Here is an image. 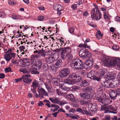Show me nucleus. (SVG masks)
<instances>
[{"label": "nucleus", "instance_id": "nucleus-16", "mask_svg": "<svg viewBox=\"0 0 120 120\" xmlns=\"http://www.w3.org/2000/svg\"><path fill=\"white\" fill-rule=\"evenodd\" d=\"M22 65L23 67L25 68H27L29 67L30 66V63L29 60L24 59L23 60Z\"/></svg>", "mask_w": 120, "mask_h": 120}, {"label": "nucleus", "instance_id": "nucleus-20", "mask_svg": "<svg viewBox=\"0 0 120 120\" xmlns=\"http://www.w3.org/2000/svg\"><path fill=\"white\" fill-rule=\"evenodd\" d=\"M39 82L38 81L35 80H34L32 82L31 86L33 87L34 90H35L39 85Z\"/></svg>", "mask_w": 120, "mask_h": 120}, {"label": "nucleus", "instance_id": "nucleus-32", "mask_svg": "<svg viewBox=\"0 0 120 120\" xmlns=\"http://www.w3.org/2000/svg\"><path fill=\"white\" fill-rule=\"evenodd\" d=\"M96 105L94 104L92 105L90 108L92 112H96L97 110Z\"/></svg>", "mask_w": 120, "mask_h": 120}, {"label": "nucleus", "instance_id": "nucleus-54", "mask_svg": "<svg viewBox=\"0 0 120 120\" xmlns=\"http://www.w3.org/2000/svg\"><path fill=\"white\" fill-rule=\"evenodd\" d=\"M75 3H76L75 4H76V5H80L81 4H82V1L81 0H78L77 1H76L75 2Z\"/></svg>", "mask_w": 120, "mask_h": 120}, {"label": "nucleus", "instance_id": "nucleus-17", "mask_svg": "<svg viewBox=\"0 0 120 120\" xmlns=\"http://www.w3.org/2000/svg\"><path fill=\"white\" fill-rule=\"evenodd\" d=\"M49 99L52 103L58 104L60 103V101L59 98L53 97L49 98Z\"/></svg>", "mask_w": 120, "mask_h": 120}, {"label": "nucleus", "instance_id": "nucleus-44", "mask_svg": "<svg viewBox=\"0 0 120 120\" xmlns=\"http://www.w3.org/2000/svg\"><path fill=\"white\" fill-rule=\"evenodd\" d=\"M78 88V86H73L70 87V89L72 91H75Z\"/></svg>", "mask_w": 120, "mask_h": 120}, {"label": "nucleus", "instance_id": "nucleus-58", "mask_svg": "<svg viewBox=\"0 0 120 120\" xmlns=\"http://www.w3.org/2000/svg\"><path fill=\"white\" fill-rule=\"evenodd\" d=\"M5 15L4 12L3 11H1L0 13V17L2 18L4 17Z\"/></svg>", "mask_w": 120, "mask_h": 120}, {"label": "nucleus", "instance_id": "nucleus-46", "mask_svg": "<svg viewBox=\"0 0 120 120\" xmlns=\"http://www.w3.org/2000/svg\"><path fill=\"white\" fill-rule=\"evenodd\" d=\"M61 58L62 60H65L66 58V55L65 56V54L63 52L61 53Z\"/></svg>", "mask_w": 120, "mask_h": 120}, {"label": "nucleus", "instance_id": "nucleus-5", "mask_svg": "<svg viewBox=\"0 0 120 120\" xmlns=\"http://www.w3.org/2000/svg\"><path fill=\"white\" fill-rule=\"evenodd\" d=\"M37 91L39 93L38 96L40 97L41 98H44V95L46 96H48V93L43 88L38 87Z\"/></svg>", "mask_w": 120, "mask_h": 120}, {"label": "nucleus", "instance_id": "nucleus-62", "mask_svg": "<svg viewBox=\"0 0 120 120\" xmlns=\"http://www.w3.org/2000/svg\"><path fill=\"white\" fill-rule=\"evenodd\" d=\"M55 107V108L53 109H53H51V110L53 111V112H55V111L57 110L60 108V107L58 105H57Z\"/></svg>", "mask_w": 120, "mask_h": 120}, {"label": "nucleus", "instance_id": "nucleus-11", "mask_svg": "<svg viewBox=\"0 0 120 120\" xmlns=\"http://www.w3.org/2000/svg\"><path fill=\"white\" fill-rule=\"evenodd\" d=\"M106 94H96L95 98L96 100L98 102H101L102 104L104 101L103 99L104 97H105Z\"/></svg>", "mask_w": 120, "mask_h": 120}, {"label": "nucleus", "instance_id": "nucleus-38", "mask_svg": "<svg viewBox=\"0 0 120 120\" xmlns=\"http://www.w3.org/2000/svg\"><path fill=\"white\" fill-rule=\"evenodd\" d=\"M78 47H83V48H89L90 47L88 46L86 43H84V44L81 43L78 46Z\"/></svg>", "mask_w": 120, "mask_h": 120}, {"label": "nucleus", "instance_id": "nucleus-6", "mask_svg": "<svg viewBox=\"0 0 120 120\" xmlns=\"http://www.w3.org/2000/svg\"><path fill=\"white\" fill-rule=\"evenodd\" d=\"M93 63L92 60L86 61L83 64L82 67V68H84L85 69H90L92 68Z\"/></svg>", "mask_w": 120, "mask_h": 120}, {"label": "nucleus", "instance_id": "nucleus-4", "mask_svg": "<svg viewBox=\"0 0 120 120\" xmlns=\"http://www.w3.org/2000/svg\"><path fill=\"white\" fill-rule=\"evenodd\" d=\"M87 76L88 78L97 81H99L101 79L100 77L98 75L96 72L94 70H92L88 73Z\"/></svg>", "mask_w": 120, "mask_h": 120}, {"label": "nucleus", "instance_id": "nucleus-24", "mask_svg": "<svg viewBox=\"0 0 120 120\" xmlns=\"http://www.w3.org/2000/svg\"><path fill=\"white\" fill-rule=\"evenodd\" d=\"M60 87L63 90L68 91L70 90V88L66 87L65 85L63 84H61L60 85Z\"/></svg>", "mask_w": 120, "mask_h": 120}, {"label": "nucleus", "instance_id": "nucleus-28", "mask_svg": "<svg viewBox=\"0 0 120 120\" xmlns=\"http://www.w3.org/2000/svg\"><path fill=\"white\" fill-rule=\"evenodd\" d=\"M62 61L61 59H59L58 60L56 63V67L57 68H59L61 67L62 64Z\"/></svg>", "mask_w": 120, "mask_h": 120}, {"label": "nucleus", "instance_id": "nucleus-22", "mask_svg": "<svg viewBox=\"0 0 120 120\" xmlns=\"http://www.w3.org/2000/svg\"><path fill=\"white\" fill-rule=\"evenodd\" d=\"M55 60V58L53 56L48 57L46 59V61L49 64L52 63L54 62Z\"/></svg>", "mask_w": 120, "mask_h": 120}, {"label": "nucleus", "instance_id": "nucleus-8", "mask_svg": "<svg viewBox=\"0 0 120 120\" xmlns=\"http://www.w3.org/2000/svg\"><path fill=\"white\" fill-rule=\"evenodd\" d=\"M79 54L80 57L85 58L87 57L88 55V51L85 48H82L79 51Z\"/></svg>", "mask_w": 120, "mask_h": 120}, {"label": "nucleus", "instance_id": "nucleus-21", "mask_svg": "<svg viewBox=\"0 0 120 120\" xmlns=\"http://www.w3.org/2000/svg\"><path fill=\"white\" fill-rule=\"evenodd\" d=\"M42 61L39 60H38L37 61L36 63L35 64V67H38V69L41 68V66L42 65Z\"/></svg>", "mask_w": 120, "mask_h": 120}, {"label": "nucleus", "instance_id": "nucleus-9", "mask_svg": "<svg viewBox=\"0 0 120 120\" xmlns=\"http://www.w3.org/2000/svg\"><path fill=\"white\" fill-rule=\"evenodd\" d=\"M15 56V54L14 52L5 53L4 55V59L7 62L9 61L13 58L14 59Z\"/></svg>", "mask_w": 120, "mask_h": 120}, {"label": "nucleus", "instance_id": "nucleus-15", "mask_svg": "<svg viewBox=\"0 0 120 120\" xmlns=\"http://www.w3.org/2000/svg\"><path fill=\"white\" fill-rule=\"evenodd\" d=\"M29 71L32 74H38L39 73V72L37 71L36 67L35 66H31L30 68L29 69Z\"/></svg>", "mask_w": 120, "mask_h": 120}, {"label": "nucleus", "instance_id": "nucleus-12", "mask_svg": "<svg viewBox=\"0 0 120 120\" xmlns=\"http://www.w3.org/2000/svg\"><path fill=\"white\" fill-rule=\"evenodd\" d=\"M109 109L110 110H107L105 112V113H109L111 112L114 114L116 113L117 112V109L115 106L114 105H110L109 107Z\"/></svg>", "mask_w": 120, "mask_h": 120}, {"label": "nucleus", "instance_id": "nucleus-29", "mask_svg": "<svg viewBox=\"0 0 120 120\" xmlns=\"http://www.w3.org/2000/svg\"><path fill=\"white\" fill-rule=\"evenodd\" d=\"M52 81L53 83L56 86H58L60 85V83L56 78H53L52 79Z\"/></svg>", "mask_w": 120, "mask_h": 120}, {"label": "nucleus", "instance_id": "nucleus-19", "mask_svg": "<svg viewBox=\"0 0 120 120\" xmlns=\"http://www.w3.org/2000/svg\"><path fill=\"white\" fill-rule=\"evenodd\" d=\"M56 10H63V7L61 5L58 4H55L53 7Z\"/></svg>", "mask_w": 120, "mask_h": 120}, {"label": "nucleus", "instance_id": "nucleus-1", "mask_svg": "<svg viewBox=\"0 0 120 120\" xmlns=\"http://www.w3.org/2000/svg\"><path fill=\"white\" fill-rule=\"evenodd\" d=\"M101 60L106 66L110 67L117 66L120 68V60L116 57L103 56Z\"/></svg>", "mask_w": 120, "mask_h": 120}, {"label": "nucleus", "instance_id": "nucleus-48", "mask_svg": "<svg viewBox=\"0 0 120 120\" xmlns=\"http://www.w3.org/2000/svg\"><path fill=\"white\" fill-rule=\"evenodd\" d=\"M109 82L108 81H105L104 83V84H103V86L109 88Z\"/></svg>", "mask_w": 120, "mask_h": 120}, {"label": "nucleus", "instance_id": "nucleus-42", "mask_svg": "<svg viewBox=\"0 0 120 120\" xmlns=\"http://www.w3.org/2000/svg\"><path fill=\"white\" fill-rule=\"evenodd\" d=\"M48 39V38L46 36L44 35L43 37V38L41 39V40L42 42H44L45 41H47Z\"/></svg>", "mask_w": 120, "mask_h": 120}, {"label": "nucleus", "instance_id": "nucleus-3", "mask_svg": "<svg viewBox=\"0 0 120 120\" xmlns=\"http://www.w3.org/2000/svg\"><path fill=\"white\" fill-rule=\"evenodd\" d=\"M70 64L72 68L79 69L82 68L83 63L82 60L78 59H75L72 60Z\"/></svg>", "mask_w": 120, "mask_h": 120}, {"label": "nucleus", "instance_id": "nucleus-43", "mask_svg": "<svg viewBox=\"0 0 120 120\" xmlns=\"http://www.w3.org/2000/svg\"><path fill=\"white\" fill-rule=\"evenodd\" d=\"M43 69L45 71L49 69V66L47 63L44 64H43Z\"/></svg>", "mask_w": 120, "mask_h": 120}, {"label": "nucleus", "instance_id": "nucleus-27", "mask_svg": "<svg viewBox=\"0 0 120 120\" xmlns=\"http://www.w3.org/2000/svg\"><path fill=\"white\" fill-rule=\"evenodd\" d=\"M88 81L86 80H84L82 81L81 86L82 87H85L88 86L89 83Z\"/></svg>", "mask_w": 120, "mask_h": 120}, {"label": "nucleus", "instance_id": "nucleus-59", "mask_svg": "<svg viewBox=\"0 0 120 120\" xmlns=\"http://www.w3.org/2000/svg\"><path fill=\"white\" fill-rule=\"evenodd\" d=\"M110 116L109 115H106L105 117V120H109L110 119Z\"/></svg>", "mask_w": 120, "mask_h": 120}, {"label": "nucleus", "instance_id": "nucleus-26", "mask_svg": "<svg viewBox=\"0 0 120 120\" xmlns=\"http://www.w3.org/2000/svg\"><path fill=\"white\" fill-rule=\"evenodd\" d=\"M81 80V77L77 75L75 80H73L74 84L77 82H80Z\"/></svg>", "mask_w": 120, "mask_h": 120}, {"label": "nucleus", "instance_id": "nucleus-31", "mask_svg": "<svg viewBox=\"0 0 120 120\" xmlns=\"http://www.w3.org/2000/svg\"><path fill=\"white\" fill-rule=\"evenodd\" d=\"M65 83H67L69 84L73 85L74 84L73 80L68 79H66L64 80Z\"/></svg>", "mask_w": 120, "mask_h": 120}, {"label": "nucleus", "instance_id": "nucleus-10", "mask_svg": "<svg viewBox=\"0 0 120 120\" xmlns=\"http://www.w3.org/2000/svg\"><path fill=\"white\" fill-rule=\"evenodd\" d=\"M69 69L67 68H64L60 72V77H65L68 76L70 73Z\"/></svg>", "mask_w": 120, "mask_h": 120}, {"label": "nucleus", "instance_id": "nucleus-60", "mask_svg": "<svg viewBox=\"0 0 120 120\" xmlns=\"http://www.w3.org/2000/svg\"><path fill=\"white\" fill-rule=\"evenodd\" d=\"M46 55L48 56H52L53 55V53L51 51H49L47 52Z\"/></svg>", "mask_w": 120, "mask_h": 120}, {"label": "nucleus", "instance_id": "nucleus-35", "mask_svg": "<svg viewBox=\"0 0 120 120\" xmlns=\"http://www.w3.org/2000/svg\"><path fill=\"white\" fill-rule=\"evenodd\" d=\"M85 89L87 93L91 92L93 91V87H87Z\"/></svg>", "mask_w": 120, "mask_h": 120}, {"label": "nucleus", "instance_id": "nucleus-56", "mask_svg": "<svg viewBox=\"0 0 120 120\" xmlns=\"http://www.w3.org/2000/svg\"><path fill=\"white\" fill-rule=\"evenodd\" d=\"M27 44L29 46L31 47H33L34 45V43H33V42H32V41L30 43L27 42Z\"/></svg>", "mask_w": 120, "mask_h": 120}, {"label": "nucleus", "instance_id": "nucleus-23", "mask_svg": "<svg viewBox=\"0 0 120 120\" xmlns=\"http://www.w3.org/2000/svg\"><path fill=\"white\" fill-rule=\"evenodd\" d=\"M35 58L34 57V56H31L30 58V61L31 65H32V66H34L35 67V64L36 63L37 61L36 60Z\"/></svg>", "mask_w": 120, "mask_h": 120}, {"label": "nucleus", "instance_id": "nucleus-14", "mask_svg": "<svg viewBox=\"0 0 120 120\" xmlns=\"http://www.w3.org/2000/svg\"><path fill=\"white\" fill-rule=\"evenodd\" d=\"M110 97L112 100L115 99L117 97V94L116 91L114 90H112L110 92Z\"/></svg>", "mask_w": 120, "mask_h": 120}, {"label": "nucleus", "instance_id": "nucleus-30", "mask_svg": "<svg viewBox=\"0 0 120 120\" xmlns=\"http://www.w3.org/2000/svg\"><path fill=\"white\" fill-rule=\"evenodd\" d=\"M68 97L69 98L70 100L71 101H75V98L72 94H68Z\"/></svg>", "mask_w": 120, "mask_h": 120}, {"label": "nucleus", "instance_id": "nucleus-33", "mask_svg": "<svg viewBox=\"0 0 120 120\" xmlns=\"http://www.w3.org/2000/svg\"><path fill=\"white\" fill-rule=\"evenodd\" d=\"M25 48V46H23V45H21L19 47V49L21 52V54H24V51H26V50H24Z\"/></svg>", "mask_w": 120, "mask_h": 120}, {"label": "nucleus", "instance_id": "nucleus-61", "mask_svg": "<svg viewBox=\"0 0 120 120\" xmlns=\"http://www.w3.org/2000/svg\"><path fill=\"white\" fill-rule=\"evenodd\" d=\"M45 87L47 89L49 90L50 89V87L47 82H45L44 83Z\"/></svg>", "mask_w": 120, "mask_h": 120}, {"label": "nucleus", "instance_id": "nucleus-2", "mask_svg": "<svg viewBox=\"0 0 120 120\" xmlns=\"http://www.w3.org/2000/svg\"><path fill=\"white\" fill-rule=\"evenodd\" d=\"M95 8L91 11V16L92 20H99L101 19V15L98 8V7L96 4L94 5Z\"/></svg>", "mask_w": 120, "mask_h": 120}, {"label": "nucleus", "instance_id": "nucleus-39", "mask_svg": "<svg viewBox=\"0 0 120 120\" xmlns=\"http://www.w3.org/2000/svg\"><path fill=\"white\" fill-rule=\"evenodd\" d=\"M32 56H34V58L36 59L40 58H41V56H44L45 55H44V54L42 55V54H37L33 55H32Z\"/></svg>", "mask_w": 120, "mask_h": 120}, {"label": "nucleus", "instance_id": "nucleus-18", "mask_svg": "<svg viewBox=\"0 0 120 120\" xmlns=\"http://www.w3.org/2000/svg\"><path fill=\"white\" fill-rule=\"evenodd\" d=\"M76 111L83 114L88 115L89 113L85 108L82 109L80 108H78L76 109Z\"/></svg>", "mask_w": 120, "mask_h": 120}, {"label": "nucleus", "instance_id": "nucleus-36", "mask_svg": "<svg viewBox=\"0 0 120 120\" xmlns=\"http://www.w3.org/2000/svg\"><path fill=\"white\" fill-rule=\"evenodd\" d=\"M20 71L22 72L23 73H29L30 71H28L26 69L23 68H20L19 70Z\"/></svg>", "mask_w": 120, "mask_h": 120}, {"label": "nucleus", "instance_id": "nucleus-7", "mask_svg": "<svg viewBox=\"0 0 120 120\" xmlns=\"http://www.w3.org/2000/svg\"><path fill=\"white\" fill-rule=\"evenodd\" d=\"M79 96L82 98L86 99L92 98L93 97L92 93H89L86 92L80 93Z\"/></svg>", "mask_w": 120, "mask_h": 120}, {"label": "nucleus", "instance_id": "nucleus-63", "mask_svg": "<svg viewBox=\"0 0 120 120\" xmlns=\"http://www.w3.org/2000/svg\"><path fill=\"white\" fill-rule=\"evenodd\" d=\"M115 20L117 22L120 21V17L117 16L115 17Z\"/></svg>", "mask_w": 120, "mask_h": 120}, {"label": "nucleus", "instance_id": "nucleus-13", "mask_svg": "<svg viewBox=\"0 0 120 120\" xmlns=\"http://www.w3.org/2000/svg\"><path fill=\"white\" fill-rule=\"evenodd\" d=\"M30 76L28 74L23 75L22 76V80L26 83H29L32 81V80L30 79Z\"/></svg>", "mask_w": 120, "mask_h": 120}, {"label": "nucleus", "instance_id": "nucleus-57", "mask_svg": "<svg viewBox=\"0 0 120 120\" xmlns=\"http://www.w3.org/2000/svg\"><path fill=\"white\" fill-rule=\"evenodd\" d=\"M116 94L118 95H120V89L119 88H117L116 89Z\"/></svg>", "mask_w": 120, "mask_h": 120}, {"label": "nucleus", "instance_id": "nucleus-49", "mask_svg": "<svg viewBox=\"0 0 120 120\" xmlns=\"http://www.w3.org/2000/svg\"><path fill=\"white\" fill-rule=\"evenodd\" d=\"M4 71L6 72H12V71L11 70V68L9 67H8L4 69Z\"/></svg>", "mask_w": 120, "mask_h": 120}, {"label": "nucleus", "instance_id": "nucleus-51", "mask_svg": "<svg viewBox=\"0 0 120 120\" xmlns=\"http://www.w3.org/2000/svg\"><path fill=\"white\" fill-rule=\"evenodd\" d=\"M75 28L73 27H72L69 29V32L71 34H72L74 31Z\"/></svg>", "mask_w": 120, "mask_h": 120}, {"label": "nucleus", "instance_id": "nucleus-64", "mask_svg": "<svg viewBox=\"0 0 120 120\" xmlns=\"http://www.w3.org/2000/svg\"><path fill=\"white\" fill-rule=\"evenodd\" d=\"M59 41L60 42V43H61V45H63V46H64L65 45V43L63 41L61 40V39H59Z\"/></svg>", "mask_w": 120, "mask_h": 120}, {"label": "nucleus", "instance_id": "nucleus-50", "mask_svg": "<svg viewBox=\"0 0 120 120\" xmlns=\"http://www.w3.org/2000/svg\"><path fill=\"white\" fill-rule=\"evenodd\" d=\"M71 7L73 10H75L77 8V6L76 4H72Z\"/></svg>", "mask_w": 120, "mask_h": 120}, {"label": "nucleus", "instance_id": "nucleus-47", "mask_svg": "<svg viewBox=\"0 0 120 120\" xmlns=\"http://www.w3.org/2000/svg\"><path fill=\"white\" fill-rule=\"evenodd\" d=\"M45 18V16L43 15L39 16L38 17V19L39 21H42L44 20Z\"/></svg>", "mask_w": 120, "mask_h": 120}, {"label": "nucleus", "instance_id": "nucleus-34", "mask_svg": "<svg viewBox=\"0 0 120 120\" xmlns=\"http://www.w3.org/2000/svg\"><path fill=\"white\" fill-rule=\"evenodd\" d=\"M77 75L75 73H72L69 75V77L70 78H71L72 80H74Z\"/></svg>", "mask_w": 120, "mask_h": 120}, {"label": "nucleus", "instance_id": "nucleus-52", "mask_svg": "<svg viewBox=\"0 0 120 120\" xmlns=\"http://www.w3.org/2000/svg\"><path fill=\"white\" fill-rule=\"evenodd\" d=\"M112 49L114 50H117L119 49V47L117 45H114L112 47Z\"/></svg>", "mask_w": 120, "mask_h": 120}, {"label": "nucleus", "instance_id": "nucleus-37", "mask_svg": "<svg viewBox=\"0 0 120 120\" xmlns=\"http://www.w3.org/2000/svg\"><path fill=\"white\" fill-rule=\"evenodd\" d=\"M73 57V55L70 53H67L66 58L69 60H71Z\"/></svg>", "mask_w": 120, "mask_h": 120}, {"label": "nucleus", "instance_id": "nucleus-55", "mask_svg": "<svg viewBox=\"0 0 120 120\" xmlns=\"http://www.w3.org/2000/svg\"><path fill=\"white\" fill-rule=\"evenodd\" d=\"M79 102L80 103L81 105H85L86 104V101L82 99H81L79 101Z\"/></svg>", "mask_w": 120, "mask_h": 120}, {"label": "nucleus", "instance_id": "nucleus-40", "mask_svg": "<svg viewBox=\"0 0 120 120\" xmlns=\"http://www.w3.org/2000/svg\"><path fill=\"white\" fill-rule=\"evenodd\" d=\"M64 50L66 51L67 53H71V49L69 47L64 48Z\"/></svg>", "mask_w": 120, "mask_h": 120}, {"label": "nucleus", "instance_id": "nucleus-25", "mask_svg": "<svg viewBox=\"0 0 120 120\" xmlns=\"http://www.w3.org/2000/svg\"><path fill=\"white\" fill-rule=\"evenodd\" d=\"M106 97H104V98L103 99L104 101H103V103H102V104L106 105L108 104H109L110 103L111 101L110 99H109V98L107 97L106 98Z\"/></svg>", "mask_w": 120, "mask_h": 120}, {"label": "nucleus", "instance_id": "nucleus-53", "mask_svg": "<svg viewBox=\"0 0 120 120\" xmlns=\"http://www.w3.org/2000/svg\"><path fill=\"white\" fill-rule=\"evenodd\" d=\"M105 72L103 70H101L100 75V76L101 77L104 76L105 74Z\"/></svg>", "mask_w": 120, "mask_h": 120}, {"label": "nucleus", "instance_id": "nucleus-41", "mask_svg": "<svg viewBox=\"0 0 120 120\" xmlns=\"http://www.w3.org/2000/svg\"><path fill=\"white\" fill-rule=\"evenodd\" d=\"M9 4L11 5H14L16 4L15 1L14 0H10L8 1Z\"/></svg>", "mask_w": 120, "mask_h": 120}, {"label": "nucleus", "instance_id": "nucleus-45", "mask_svg": "<svg viewBox=\"0 0 120 120\" xmlns=\"http://www.w3.org/2000/svg\"><path fill=\"white\" fill-rule=\"evenodd\" d=\"M109 15L108 14V12H105L104 14V18L105 19H108L109 18Z\"/></svg>", "mask_w": 120, "mask_h": 120}]
</instances>
